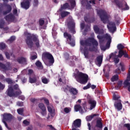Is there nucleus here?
Wrapping results in <instances>:
<instances>
[{"label": "nucleus", "instance_id": "f257e3e1", "mask_svg": "<svg viewBox=\"0 0 130 130\" xmlns=\"http://www.w3.org/2000/svg\"><path fill=\"white\" fill-rule=\"evenodd\" d=\"M80 45L82 46H92L88 48L89 51L91 52H97L98 51V46L99 43L94 38H88L84 41V40L80 41Z\"/></svg>", "mask_w": 130, "mask_h": 130}, {"label": "nucleus", "instance_id": "f03ea898", "mask_svg": "<svg viewBox=\"0 0 130 130\" xmlns=\"http://www.w3.org/2000/svg\"><path fill=\"white\" fill-rule=\"evenodd\" d=\"M24 36H26V39H25V42L29 48H32L33 47L34 42H35L36 47L38 48L40 47V44H39V39H38V36L34 34H30L28 31H25L24 32Z\"/></svg>", "mask_w": 130, "mask_h": 130}, {"label": "nucleus", "instance_id": "7ed1b4c3", "mask_svg": "<svg viewBox=\"0 0 130 130\" xmlns=\"http://www.w3.org/2000/svg\"><path fill=\"white\" fill-rule=\"evenodd\" d=\"M75 78L78 83L82 85H85L88 82L89 76L86 74L79 72L74 75Z\"/></svg>", "mask_w": 130, "mask_h": 130}, {"label": "nucleus", "instance_id": "20e7f679", "mask_svg": "<svg viewBox=\"0 0 130 130\" xmlns=\"http://www.w3.org/2000/svg\"><path fill=\"white\" fill-rule=\"evenodd\" d=\"M113 4H115L117 8H118L121 11H128L129 10V7L127 6V4H125V7L123 8V2L119 0H114L112 2Z\"/></svg>", "mask_w": 130, "mask_h": 130}, {"label": "nucleus", "instance_id": "39448f33", "mask_svg": "<svg viewBox=\"0 0 130 130\" xmlns=\"http://www.w3.org/2000/svg\"><path fill=\"white\" fill-rule=\"evenodd\" d=\"M97 38L99 39V41H100V43H101V42H104V38H105V39H107V44L106 45V47H107V48H109V47H110V44H111V36H110V35L106 34L104 37L102 36H97Z\"/></svg>", "mask_w": 130, "mask_h": 130}, {"label": "nucleus", "instance_id": "423d86ee", "mask_svg": "<svg viewBox=\"0 0 130 130\" xmlns=\"http://www.w3.org/2000/svg\"><path fill=\"white\" fill-rule=\"evenodd\" d=\"M98 14L101 18V21L103 22L104 24H106L107 21H108V19H109L106 12L104 10H100L98 11Z\"/></svg>", "mask_w": 130, "mask_h": 130}, {"label": "nucleus", "instance_id": "0eeeda50", "mask_svg": "<svg viewBox=\"0 0 130 130\" xmlns=\"http://www.w3.org/2000/svg\"><path fill=\"white\" fill-rule=\"evenodd\" d=\"M87 126L88 130H96V127H98V128H103V123H102V119L101 118L98 119L94 126L91 125L90 123H87Z\"/></svg>", "mask_w": 130, "mask_h": 130}, {"label": "nucleus", "instance_id": "6e6552de", "mask_svg": "<svg viewBox=\"0 0 130 130\" xmlns=\"http://www.w3.org/2000/svg\"><path fill=\"white\" fill-rule=\"evenodd\" d=\"M74 109L76 112H78L79 111L80 113L83 114V113H85V112H87V104L86 102L82 104V107L80 105H75L74 106Z\"/></svg>", "mask_w": 130, "mask_h": 130}, {"label": "nucleus", "instance_id": "1a4fd4ad", "mask_svg": "<svg viewBox=\"0 0 130 130\" xmlns=\"http://www.w3.org/2000/svg\"><path fill=\"white\" fill-rule=\"evenodd\" d=\"M42 58H47L49 60V66H52L54 63V58L52 54L48 52H45L42 54Z\"/></svg>", "mask_w": 130, "mask_h": 130}, {"label": "nucleus", "instance_id": "9d476101", "mask_svg": "<svg viewBox=\"0 0 130 130\" xmlns=\"http://www.w3.org/2000/svg\"><path fill=\"white\" fill-rule=\"evenodd\" d=\"M63 37L67 39L68 44H70L72 47H74L76 45L75 40L72 38V35L69 34L68 32H64L63 33Z\"/></svg>", "mask_w": 130, "mask_h": 130}, {"label": "nucleus", "instance_id": "9b49d317", "mask_svg": "<svg viewBox=\"0 0 130 130\" xmlns=\"http://www.w3.org/2000/svg\"><path fill=\"white\" fill-rule=\"evenodd\" d=\"M3 119L2 121H7L8 122H11L13 120V115L11 113H5L2 115Z\"/></svg>", "mask_w": 130, "mask_h": 130}, {"label": "nucleus", "instance_id": "f8f14e48", "mask_svg": "<svg viewBox=\"0 0 130 130\" xmlns=\"http://www.w3.org/2000/svg\"><path fill=\"white\" fill-rule=\"evenodd\" d=\"M109 25H107L108 29L112 33H114L116 31V26H115V23L111 21L109 23Z\"/></svg>", "mask_w": 130, "mask_h": 130}, {"label": "nucleus", "instance_id": "ddd939ff", "mask_svg": "<svg viewBox=\"0 0 130 130\" xmlns=\"http://www.w3.org/2000/svg\"><path fill=\"white\" fill-rule=\"evenodd\" d=\"M68 27L71 33H73V34H76V30L75 29V28H76V23H75V22H69Z\"/></svg>", "mask_w": 130, "mask_h": 130}, {"label": "nucleus", "instance_id": "4468645a", "mask_svg": "<svg viewBox=\"0 0 130 130\" xmlns=\"http://www.w3.org/2000/svg\"><path fill=\"white\" fill-rule=\"evenodd\" d=\"M88 103L89 105H90V108H89L90 110H92V109H94V108L96 107L97 102H96V101L94 100V99H89L88 100Z\"/></svg>", "mask_w": 130, "mask_h": 130}, {"label": "nucleus", "instance_id": "2eb2a0df", "mask_svg": "<svg viewBox=\"0 0 130 130\" xmlns=\"http://www.w3.org/2000/svg\"><path fill=\"white\" fill-rule=\"evenodd\" d=\"M6 93L7 96H9V97H15V90H14V88H13V87L11 86L8 87Z\"/></svg>", "mask_w": 130, "mask_h": 130}, {"label": "nucleus", "instance_id": "dca6fc26", "mask_svg": "<svg viewBox=\"0 0 130 130\" xmlns=\"http://www.w3.org/2000/svg\"><path fill=\"white\" fill-rule=\"evenodd\" d=\"M119 57L118 56L116 55L115 53H111L109 56L110 59H113L115 63H118L119 62Z\"/></svg>", "mask_w": 130, "mask_h": 130}, {"label": "nucleus", "instance_id": "f3484780", "mask_svg": "<svg viewBox=\"0 0 130 130\" xmlns=\"http://www.w3.org/2000/svg\"><path fill=\"white\" fill-rule=\"evenodd\" d=\"M17 62H18V63H20V64H24V66L28 64V61H27V58L24 57H18L17 59Z\"/></svg>", "mask_w": 130, "mask_h": 130}, {"label": "nucleus", "instance_id": "a211bd4d", "mask_svg": "<svg viewBox=\"0 0 130 130\" xmlns=\"http://www.w3.org/2000/svg\"><path fill=\"white\" fill-rule=\"evenodd\" d=\"M5 7L6 10L3 12L4 16H6V15H8V14H10L12 12V6L11 5L6 4Z\"/></svg>", "mask_w": 130, "mask_h": 130}, {"label": "nucleus", "instance_id": "6ab92c4d", "mask_svg": "<svg viewBox=\"0 0 130 130\" xmlns=\"http://www.w3.org/2000/svg\"><path fill=\"white\" fill-rule=\"evenodd\" d=\"M114 105L115 109H117L118 111H120V110L122 109V104H121V101L115 102Z\"/></svg>", "mask_w": 130, "mask_h": 130}, {"label": "nucleus", "instance_id": "aec40b11", "mask_svg": "<svg viewBox=\"0 0 130 130\" xmlns=\"http://www.w3.org/2000/svg\"><path fill=\"white\" fill-rule=\"evenodd\" d=\"M21 7L22 8V9L28 10V9L30 8V2H29V1H25L21 3Z\"/></svg>", "mask_w": 130, "mask_h": 130}, {"label": "nucleus", "instance_id": "412c9836", "mask_svg": "<svg viewBox=\"0 0 130 130\" xmlns=\"http://www.w3.org/2000/svg\"><path fill=\"white\" fill-rule=\"evenodd\" d=\"M67 88H68L70 94L73 96H76L78 94V90H77V88L71 87L69 86H67Z\"/></svg>", "mask_w": 130, "mask_h": 130}, {"label": "nucleus", "instance_id": "4be33fe9", "mask_svg": "<svg viewBox=\"0 0 130 130\" xmlns=\"http://www.w3.org/2000/svg\"><path fill=\"white\" fill-rule=\"evenodd\" d=\"M5 19L6 20V21L11 22V21H14V20H15V16H14L13 14L10 13L9 15H6L5 17Z\"/></svg>", "mask_w": 130, "mask_h": 130}, {"label": "nucleus", "instance_id": "5701e85b", "mask_svg": "<svg viewBox=\"0 0 130 130\" xmlns=\"http://www.w3.org/2000/svg\"><path fill=\"white\" fill-rule=\"evenodd\" d=\"M84 21H85L86 23H93V22H95V18L93 17H88L87 16H85Z\"/></svg>", "mask_w": 130, "mask_h": 130}, {"label": "nucleus", "instance_id": "b1692460", "mask_svg": "<svg viewBox=\"0 0 130 130\" xmlns=\"http://www.w3.org/2000/svg\"><path fill=\"white\" fill-rule=\"evenodd\" d=\"M67 9H68V10H71V6H70V4H69V3H65L62 7H61L59 11L60 12H61L62 10H67Z\"/></svg>", "mask_w": 130, "mask_h": 130}, {"label": "nucleus", "instance_id": "393cba45", "mask_svg": "<svg viewBox=\"0 0 130 130\" xmlns=\"http://www.w3.org/2000/svg\"><path fill=\"white\" fill-rule=\"evenodd\" d=\"M29 82L30 84H34V83H36L37 82V78H36V76L35 75H33L32 76H30L29 78Z\"/></svg>", "mask_w": 130, "mask_h": 130}, {"label": "nucleus", "instance_id": "a878e982", "mask_svg": "<svg viewBox=\"0 0 130 130\" xmlns=\"http://www.w3.org/2000/svg\"><path fill=\"white\" fill-rule=\"evenodd\" d=\"M0 69L4 71H9V70H10V66H6L5 64L0 62Z\"/></svg>", "mask_w": 130, "mask_h": 130}, {"label": "nucleus", "instance_id": "bb28decb", "mask_svg": "<svg viewBox=\"0 0 130 130\" xmlns=\"http://www.w3.org/2000/svg\"><path fill=\"white\" fill-rule=\"evenodd\" d=\"M71 13L67 12V11H62L60 12V15L61 16V19H63L66 18V17H67V16H69Z\"/></svg>", "mask_w": 130, "mask_h": 130}, {"label": "nucleus", "instance_id": "cd10ccee", "mask_svg": "<svg viewBox=\"0 0 130 130\" xmlns=\"http://www.w3.org/2000/svg\"><path fill=\"white\" fill-rule=\"evenodd\" d=\"M113 100H114L115 102H118L119 101H121L120 99V96L116 95L115 94H113Z\"/></svg>", "mask_w": 130, "mask_h": 130}, {"label": "nucleus", "instance_id": "c85d7f7f", "mask_svg": "<svg viewBox=\"0 0 130 130\" xmlns=\"http://www.w3.org/2000/svg\"><path fill=\"white\" fill-rule=\"evenodd\" d=\"M95 116H98V114H94L93 115H91L90 116H87L86 117V119L87 121H91L92 119H93V118L95 117Z\"/></svg>", "mask_w": 130, "mask_h": 130}, {"label": "nucleus", "instance_id": "c756f323", "mask_svg": "<svg viewBox=\"0 0 130 130\" xmlns=\"http://www.w3.org/2000/svg\"><path fill=\"white\" fill-rule=\"evenodd\" d=\"M93 30L96 34H100L101 33V31H102V30L100 29L97 25H94L93 26Z\"/></svg>", "mask_w": 130, "mask_h": 130}, {"label": "nucleus", "instance_id": "7c9ffc66", "mask_svg": "<svg viewBox=\"0 0 130 130\" xmlns=\"http://www.w3.org/2000/svg\"><path fill=\"white\" fill-rule=\"evenodd\" d=\"M70 10H73L75 9L76 7V1L75 0H70Z\"/></svg>", "mask_w": 130, "mask_h": 130}, {"label": "nucleus", "instance_id": "2f4dec72", "mask_svg": "<svg viewBox=\"0 0 130 130\" xmlns=\"http://www.w3.org/2000/svg\"><path fill=\"white\" fill-rule=\"evenodd\" d=\"M96 60L98 62V64H99V66H101V63H102V60H103V57L101 55L98 56L96 57Z\"/></svg>", "mask_w": 130, "mask_h": 130}, {"label": "nucleus", "instance_id": "473e14b6", "mask_svg": "<svg viewBox=\"0 0 130 130\" xmlns=\"http://www.w3.org/2000/svg\"><path fill=\"white\" fill-rule=\"evenodd\" d=\"M83 53L85 57H88L89 55V51L88 50V48L87 47H84Z\"/></svg>", "mask_w": 130, "mask_h": 130}, {"label": "nucleus", "instance_id": "72a5a7b5", "mask_svg": "<svg viewBox=\"0 0 130 130\" xmlns=\"http://www.w3.org/2000/svg\"><path fill=\"white\" fill-rule=\"evenodd\" d=\"M39 107L40 109H41L42 111H44L46 110V107H45V106L44 105V104L41 103L39 104Z\"/></svg>", "mask_w": 130, "mask_h": 130}, {"label": "nucleus", "instance_id": "f704fd0d", "mask_svg": "<svg viewBox=\"0 0 130 130\" xmlns=\"http://www.w3.org/2000/svg\"><path fill=\"white\" fill-rule=\"evenodd\" d=\"M118 80V75H114L111 79V82H115Z\"/></svg>", "mask_w": 130, "mask_h": 130}, {"label": "nucleus", "instance_id": "c9c22d12", "mask_svg": "<svg viewBox=\"0 0 130 130\" xmlns=\"http://www.w3.org/2000/svg\"><path fill=\"white\" fill-rule=\"evenodd\" d=\"M22 94V91L20 89H18V91H14V97L17 96H20Z\"/></svg>", "mask_w": 130, "mask_h": 130}, {"label": "nucleus", "instance_id": "e433bc0d", "mask_svg": "<svg viewBox=\"0 0 130 130\" xmlns=\"http://www.w3.org/2000/svg\"><path fill=\"white\" fill-rule=\"evenodd\" d=\"M4 82H6L8 84H13V80L11 78H5L4 80Z\"/></svg>", "mask_w": 130, "mask_h": 130}, {"label": "nucleus", "instance_id": "4c0bfd02", "mask_svg": "<svg viewBox=\"0 0 130 130\" xmlns=\"http://www.w3.org/2000/svg\"><path fill=\"white\" fill-rule=\"evenodd\" d=\"M124 54V51L123 50H119L118 52V55H117L120 58L122 57V56Z\"/></svg>", "mask_w": 130, "mask_h": 130}, {"label": "nucleus", "instance_id": "58836bf2", "mask_svg": "<svg viewBox=\"0 0 130 130\" xmlns=\"http://www.w3.org/2000/svg\"><path fill=\"white\" fill-rule=\"evenodd\" d=\"M6 24V22L4 20H0V29L4 28V27H5V25Z\"/></svg>", "mask_w": 130, "mask_h": 130}, {"label": "nucleus", "instance_id": "ea45409f", "mask_svg": "<svg viewBox=\"0 0 130 130\" xmlns=\"http://www.w3.org/2000/svg\"><path fill=\"white\" fill-rule=\"evenodd\" d=\"M42 82L43 84H48L49 83V80L46 78H42Z\"/></svg>", "mask_w": 130, "mask_h": 130}, {"label": "nucleus", "instance_id": "a19ab883", "mask_svg": "<svg viewBox=\"0 0 130 130\" xmlns=\"http://www.w3.org/2000/svg\"><path fill=\"white\" fill-rule=\"evenodd\" d=\"M63 55L64 58H66L67 60H69V59H70V54H69V53L65 52L64 53Z\"/></svg>", "mask_w": 130, "mask_h": 130}, {"label": "nucleus", "instance_id": "79ce46f5", "mask_svg": "<svg viewBox=\"0 0 130 130\" xmlns=\"http://www.w3.org/2000/svg\"><path fill=\"white\" fill-rule=\"evenodd\" d=\"M36 66L37 67V68H39V69H40V68L42 67V63H41V62L40 61H37L36 62Z\"/></svg>", "mask_w": 130, "mask_h": 130}, {"label": "nucleus", "instance_id": "37998d69", "mask_svg": "<svg viewBox=\"0 0 130 130\" xmlns=\"http://www.w3.org/2000/svg\"><path fill=\"white\" fill-rule=\"evenodd\" d=\"M24 109H23L22 108H19L17 109V113H18V114H20V115H22Z\"/></svg>", "mask_w": 130, "mask_h": 130}, {"label": "nucleus", "instance_id": "c03bdc74", "mask_svg": "<svg viewBox=\"0 0 130 130\" xmlns=\"http://www.w3.org/2000/svg\"><path fill=\"white\" fill-rule=\"evenodd\" d=\"M123 48H124V46L122 45V44H119L117 45V49H118V50H122Z\"/></svg>", "mask_w": 130, "mask_h": 130}, {"label": "nucleus", "instance_id": "a18cd8bd", "mask_svg": "<svg viewBox=\"0 0 130 130\" xmlns=\"http://www.w3.org/2000/svg\"><path fill=\"white\" fill-rule=\"evenodd\" d=\"M6 48V44L4 43H0V49L1 50H3V49H5Z\"/></svg>", "mask_w": 130, "mask_h": 130}, {"label": "nucleus", "instance_id": "49530a36", "mask_svg": "<svg viewBox=\"0 0 130 130\" xmlns=\"http://www.w3.org/2000/svg\"><path fill=\"white\" fill-rule=\"evenodd\" d=\"M6 88V85L0 82V92Z\"/></svg>", "mask_w": 130, "mask_h": 130}, {"label": "nucleus", "instance_id": "de8ad7c7", "mask_svg": "<svg viewBox=\"0 0 130 130\" xmlns=\"http://www.w3.org/2000/svg\"><path fill=\"white\" fill-rule=\"evenodd\" d=\"M119 66L121 68L122 72H124L125 71V67H124V65H123V64H122V63H120Z\"/></svg>", "mask_w": 130, "mask_h": 130}, {"label": "nucleus", "instance_id": "09e8293b", "mask_svg": "<svg viewBox=\"0 0 130 130\" xmlns=\"http://www.w3.org/2000/svg\"><path fill=\"white\" fill-rule=\"evenodd\" d=\"M122 82H123L122 81H118L117 83V86L118 89H120V88H121V86H122Z\"/></svg>", "mask_w": 130, "mask_h": 130}, {"label": "nucleus", "instance_id": "8fccbe9b", "mask_svg": "<svg viewBox=\"0 0 130 130\" xmlns=\"http://www.w3.org/2000/svg\"><path fill=\"white\" fill-rule=\"evenodd\" d=\"M91 88V83H89L86 86L83 87V90H87V89H90Z\"/></svg>", "mask_w": 130, "mask_h": 130}, {"label": "nucleus", "instance_id": "3c124183", "mask_svg": "<svg viewBox=\"0 0 130 130\" xmlns=\"http://www.w3.org/2000/svg\"><path fill=\"white\" fill-rule=\"evenodd\" d=\"M124 127H126L127 130H130V124L129 123H125L123 125Z\"/></svg>", "mask_w": 130, "mask_h": 130}, {"label": "nucleus", "instance_id": "603ef678", "mask_svg": "<svg viewBox=\"0 0 130 130\" xmlns=\"http://www.w3.org/2000/svg\"><path fill=\"white\" fill-rule=\"evenodd\" d=\"M69 66H70V67H76V63H75V61L73 60L70 61Z\"/></svg>", "mask_w": 130, "mask_h": 130}, {"label": "nucleus", "instance_id": "864d4df0", "mask_svg": "<svg viewBox=\"0 0 130 130\" xmlns=\"http://www.w3.org/2000/svg\"><path fill=\"white\" fill-rule=\"evenodd\" d=\"M16 39V37L13 36L12 37H11V38L9 39V41H10V42H13V41H15Z\"/></svg>", "mask_w": 130, "mask_h": 130}, {"label": "nucleus", "instance_id": "5fc2aeb1", "mask_svg": "<svg viewBox=\"0 0 130 130\" xmlns=\"http://www.w3.org/2000/svg\"><path fill=\"white\" fill-rule=\"evenodd\" d=\"M17 105L18 106H20V107H22V106H23L24 105V103H23V102H18L17 103Z\"/></svg>", "mask_w": 130, "mask_h": 130}, {"label": "nucleus", "instance_id": "6e6d98bb", "mask_svg": "<svg viewBox=\"0 0 130 130\" xmlns=\"http://www.w3.org/2000/svg\"><path fill=\"white\" fill-rule=\"evenodd\" d=\"M121 73V71H120V69L119 68H117L116 70H115V73L118 74V75H119Z\"/></svg>", "mask_w": 130, "mask_h": 130}, {"label": "nucleus", "instance_id": "4d7b16f0", "mask_svg": "<svg viewBox=\"0 0 130 130\" xmlns=\"http://www.w3.org/2000/svg\"><path fill=\"white\" fill-rule=\"evenodd\" d=\"M39 22L40 26H43V25L44 24V20L43 19H40Z\"/></svg>", "mask_w": 130, "mask_h": 130}, {"label": "nucleus", "instance_id": "13d9d810", "mask_svg": "<svg viewBox=\"0 0 130 130\" xmlns=\"http://www.w3.org/2000/svg\"><path fill=\"white\" fill-rule=\"evenodd\" d=\"M3 123H4L6 127L8 128V129H11V128L8 125V124L7 123V121H2Z\"/></svg>", "mask_w": 130, "mask_h": 130}, {"label": "nucleus", "instance_id": "bf43d9fd", "mask_svg": "<svg viewBox=\"0 0 130 130\" xmlns=\"http://www.w3.org/2000/svg\"><path fill=\"white\" fill-rule=\"evenodd\" d=\"M13 90H19L20 89L19 88V85L18 84H15L13 86Z\"/></svg>", "mask_w": 130, "mask_h": 130}, {"label": "nucleus", "instance_id": "052dcab7", "mask_svg": "<svg viewBox=\"0 0 130 130\" xmlns=\"http://www.w3.org/2000/svg\"><path fill=\"white\" fill-rule=\"evenodd\" d=\"M33 74V70L29 69L28 70V75L30 76H30H33V75H34V74Z\"/></svg>", "mask_w": 130, "mask_h": 130}, {"label": "nucleus", "instance_id": "680f3d73", "mask_svg": "<svg viewBox=\"0 0 130 130\" xmlns=\"http://www.w3.org/2000/svg\"><path fill=\"white\" fill-rule=\"evenodd\" d=\"M5 55H6V58H7V59H10V58H11V56H10V54L8 52H5Z\"/></svg>", "mask_w": 130, "mask_h": 130}, {"label": "nucleus", "instance_id": "e2e57ef3", "mask_svg": "<svg viewBox=\"0 0 130 130\" xmlns=\"http://www.w3.org/2000/svg\"><path fill=\"white\" fill-rule=\"evenodd\" d=\"M44 101L47 106H49V101L47 99H44Z\"/></svg>", "mask_w": 130, "mask_h": 130}, {"label": "nucleus", "instance_id": "0e129e2a", "mask_svg": "<svg viewBox=\"0 0 130 130\" xmlns=\"http://www.w3.org/2000/svg\"><path fill=\"white\" fill-rule=\"evenodd\" d=\"M23 123L24 124H25V125H29V124H30V122H29V121H27V120H24L23 121Z\"/></svg>", "mask_w": 130, "mask_h": 130}, {"label": "nucleus", "instance_id": "69168bd1", "mask_svg": "<svg viewBox=\"0 0 130 130\" xmlns=\"http://www.w3.org/2000/svg\"><path fill=\"white\" fill-rule=\"evenodd\" d=\"M36 58H37V55H32L30 57V59H31V60H34V59H36Z\"/></svg>", "mask_w": 130, "mask_h": 130}, {"label": "nucleus", "instance_id": "338daca9", "mask_svg": "<svg viewBox=\"0 0 130 130\" xmlns=\"http://www.w3.org/2000/svg\"><path fill=\"white\" fill-rule=\"evenodd\" d=\"M64 111L65 113H69L70 112V109H69L68 108H65L64 109Z\"/></svg>", "mask_w": 130, "mask_h": 130}, {"label": "nucleus", "instance_id": "774afa93", "mask_svg": "<svg viewBox=\"0 0 130 130\" xmlns=\"http://www.w3.org/2000/svg\"><path fill=\"white\" fill-rule=\"evenodd\" d=\"M41 114L42 115H43V116H44V115H46V110H43L41 112Z\"/></svg>", "mask_w": 130, "mask_h": 130}]
</instances>
